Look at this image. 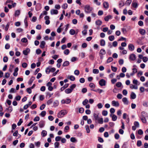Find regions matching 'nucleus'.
<instances>
[{"mask_svg":"<svg viewBox=\"0 0 148 148\" xmlns=\"http://www.w3.org/2000/svg\"><path fill=\"white\" fill-rule=\"evenodd\" d=\"M67 111L65 110H63L60 111L58 114L57 116L58 118H61L63 117L64 115L66 114Z\"/></svg>","mask_w":148,"mask_h":148,"instance_id":"f257e3e1","label":"nucleus"},{"mask_svg":"<svg viewBox=\"0 0 148 148\" xmlns=\"http://www.w3.org/2000/svg\"><path fill=\"white\" fill-rule=\"evenodd\" d=\"M92 8L90 7L89 5H87L84 7V10L86 13H90L92 10Z\"/></svg>","mask_w":148,"mask_h":148,"instance_id":"f03ea898","label":"nucleus"},{"mask_svg":"<svg viewBox=\"0 0 148 148\" xmlns=\"http://www.w3.org/2000/svg\"><path fill=\"white\" fill-rule=\"evenodd\" d=\"M71 102V100L70 99H66L65 100L63 99L62 100L61 102L62 104H69Z\"/></svg>","mask_w":148,"mask_h":148,"instance_id":"7ed1b4c3","label":"nucleus"},{"mask_svg":"<svg viewBox=\"0 0 148 148\" xmlns=\"http://www.w3.org/2000/svg\"><path fill=\"white\" fill-rule=\"evenodd\" d=\"M132 5L134 8H136L138 7V4L136 1L134 0L132 2Z\"/></svg>","mask_w":148,"mask_h":148,"instance_id":"20e7f679","label":"nucleus"},{"mask_svg":"<svg viewBox=\"0 0 148 148\" xmlns=\"http://www.w3.org/2000/svg\"><path fill=\"white\" fill-rule=\"evenodd\" d=\"M99 85L101 86H103L106 85V82L105 80L102 79L99 82Z\"/></svg>","mask_w":148,"mask_h":148,"instance_id":"39448f33","label":"nucleus"},{"mask_svg":"<svg viewBox=\"0 0 148 148\" xmlns=\"http://www.w3.org/2000/svg\"><path fill=\"white\" fill-rule=\"evenodd\" d=\"M112 105L115 107H118L119 105V104L118 101H113L112 102Z\"/></svg>","mask_w":148,"mask_h":148,"instance_id":"423d86ee","label":"nucleus"},{"mask_svg":"<svg viewBox=\"0 0 148 148\" xmlns=\"http://www.w3.org/2000/svg\"><path fill=\"white\" fill-rule=\"evenodd\" d=\"M148 116L147 113L144 111L141 113V116L140 118H148Z\"/></svg>","mask_w":148,"mask_h":148,"instance_id":"0eeeda50","label":"nucleus"},{"mask_svg":"<svg viewBox=\"0 0 148 148\" xmlns=\"http://www.w3.org/2000/svg\"><path fill=\"white\" fill-rule=\"evenodd\" d=\"M30 52V49L28 48L23 51V53L25 55H27Z\"/></svg>","mask_w":148,"mask_h":148,"instance_id":"6e6552de","label":"nucleus"},{"mask_svg":"<svg viewBox=\"0 0 148 148\" xmlns=\"http://www.w3.org/2000/svg\"><path fill=\"white\" fill-rule=\"evenodd\" d=\"M136 56L134 54H131L129 57V59L132 61H134L136 60Z\"/></svg>","mask_w":148,"mask_h":148,"instance_id":"1a4fd4ad","label":"nucleus"},{"mask_svg":"<svg viewBox=\"0 0 148 148\" xmlns=\"http://www.w3.org/2000/svg\"><path fill=\"white\" fill-rule=\"evenodd\" d=\"M50 13L51 14H57L58 13V11L57 10L52 9L51 10Z\"/></svg>","mask_w":148,"mask_h":148,"instance_id":"9d476101","label":"nucleus"},{"mask_svg":"<svg viewBox=\"0 0 148 148\" xmlns=\"http://www.w3.org/2000/svg\"><path fill=\"white\" fill-rule=\"evenodd\" d=\"M103 7L106 9H108L109 8V4L108 2L105 1L103 3Z\"/></svg>","mask_w":148,"mask_h":148,"instance_id":"9b49d317","label":"nucleus"},{"mask_svg":"<svg viewBox=\"0 0 148 148\" xmlns=\"http://www.w3.org/2000/svg\"><path fill=\"white\" fill-rule=\"evenodd\" d=\"M136 97V95L133 92L131 93L130 95V98L132 99H134Z\"/></svg>","mask_w":148,"mask_h":148,"instance_id":"f8f14e48","label":"nucleus"},{"mask_svg":"<svg viewBox=\"0 0 148 148\" xmlns=\"http://www.w3.org/2000/svg\"><path fill=\"white\" fill-rule=\"evenodd\" d=\"M122 101L124 104L126 105H128V101L126 97H124L122 99Z\"/></svg>","mask_w":148,"mask_h":148,"instance_id":"ddd939ff","label":"nucleus"},{"mask_svg":"<svg viewBox=\"0 0 148 148\" xmlns=\"http://www.w3.org/2000/svg\"><path fill=\"white\" fill-rule=\"evenodd\" d=\"M128 49L130 50L133 51L134 49V47L133 45L130 44L128 46Z\"/></svg>","mask_w":148,"mask_h":148,"instance_id":"4468645a","label":"nucleus"},{"mask_svg":"<svg viewBox=\"0 0 148 148\" xmlns=\"http://www.w3.org/2000/svg\"><path fill=\"white\" fill-rule=\"evenodd\" d=\"M112 16L111 15H108L104 18V20L106 21H108L109 19L111 18Z\"/></svg>","mask_w":148,"mask_h":148,"instance_id":"2eb2a0df","label":"nucleus"},{"mask_svg":"<svg viewBox=\"0 0 148 148\" xmlns=\"http://www.w3.org/2000/svg\"><path fill=\"white\" fill-rule=\"evenodd\" d=\"M45 42L44 41H42L40 45V47L41 48H43L45 47Z\"/></svg>","mask_w":148,"mask_h":148,"instance_id":"dca6fc26","label":"nucleus"},{"mask_svg":"<svg viewBox=\"0 0 148 148\" xmlns=\"http://www.w3.org/2000/svg\"><path fill=\"white\" fill-rule=\"evenodd\" d=\"M106 53V52L105 50L103 49H102L100 50L99 52V54L101 55H104Z\"/></svg>","mask_w":148,"mask_h":148,"instance_id":"f3484780","label":"nucleus"},{"mask_svg":"<svg viewBox=\"0 0 148 148\" xmlns=\"http://www.w3.org/2000/svg\"><path fill=\"white\" fill-rule=\"evenodd\" d=\"M39 127L40 128L43 127L45 125V122L44 121H41L39 123Z\"/></svg>","mask_w":148,"mask_h":148,"instance_id":"a211bd4d","label":"nucleus"},{"mask_svg":"<svg viewBox=\"0 0 148 148\" xmlns=\"http://www.w3.org/2000/svg\"><path fill=\"white\" fill-rule=\"evenodd\" d=\"M140 33L142 35H144L145 34V31L143 29H140L139 30Z\"/></svg>","mask_w":148,"mask_h":148,"instance_id":"6ab92c4d","label":"nucleus"},{"mask_svg":"<svg viewBox=\"0 0 148 148\" xmlns=\"http://www.w3.org/2000/svg\"><path fill=\"white\" fill-rule=\"evenodd\" d=\"M20 14V11L19 10H17L15 12L14 16H18Z\"/></svg>","mask_w":148,"mask_h":148,"instance_id":"aec40b11","label":"nucleus"},{"mask_svg":"<svg viewBox=\"0 0 148 148\" xmlns=\"http://www.w3.org/2000/svg\"><path fill=\"white\" fill-rule=\"evenodd\" d=\"M67 78L70 79V80L72 81H74L75 79V77L73 75L69 76Z\"/></svg>","mask_w":148,"mask_h":148,"instance_id":"412c9836","label":"nucleus"},{"mask_svg":"<svg viewBox=\"0 0 148 148\" xmlns=\"http://www.w3.org/2000/svg\"><path fill=\"white\" fill-rule=\"evenodd\" d=\"M105 45V41L103 39H102L100 41V45L102 46H104Z\"/></svg>","mask_w":148,"mask_h":148,"instance_id":"4be33fe9","label":"nucleus"},{"mask_svg":"<svg viewBox=\"0 0 148 148\" xmlns=\"http://www.w3.org/2000/svg\"><path fill=\"white\" fill-rule=\"evenodd\" d=\"M72 91L70 89V88H68L65 90V92L66 94H69L71 93L72 92Z\"/></svg>","mask_w":148,"mask_h":148,"instance_id":"5701e85b","label":"nucleus"},{"mask_svg":"<svg viewBox=\"0 0 148 148\" xmlns=\"http://www.w3.org/2000/svg\"><path fill=\"white\" fill-rule=\"evenodd\" d=\"M45 72L47 74H49L50 72V66L47 68L45 69Z\"/></svg>","mask_w":148,"mask_h":148,"instance_id":"b1692460","label":"nucleus"},{"mask_svg":"<svg viewBox=\"0 0 148 148\" xmlns=\"http://www.w3.org/2000/svg\"><path fill=\"white\" fill-rule=\"evenodd\" d=\"M69 64V62L68 61H66L65 62L62 64L63 66H68Z\"/></svg>","mask_w":148,"mask_h":148,"instance_id":"393cba45","label":"nucleus"},{"mask_svg":"<svg viewBox=\"0 0 148 148\" xmlns=\"http://www.w3.org/2000/svg\"><path fill=\"white\" fill-rule=\"evenodd\" d=\"M102 23L101 21L100 20H98L96 21L95 23L96 25H100Z\"/></svg>","mask_w":148,"mask_h":148,"instance_id":"a878e982","label":"nucleus"},{"mask_svg":"<svg viewBox=\"0 0 148 148\" xmlns=\"http://www.w3.org/2000/svg\"><path fill=\"white\" fill-rule=\"evenodd\" d=\"M47 134V132L45 130H43L41 133V135L42 136L45 137Z\"/></svg>","mask_w":148,"mask_h":148,"instance_id":"bb28decb","label":"nucleus"},{"mask_svg":"<svg viewBox=\"0 0 148 148\" xmlns=\"http://www.w3.org/2000/svg\"><path fill=\"white\" fill-rule=\"evenodd\" d=\"M24 23H25V27H26V28H27L28 26L27 18V17H26L25 18V19H24Z\"/></svg>","mask_w":148,"mask_h":148,"instance_id":"cd10ccee","label":"nucleus"},{"mask_svg":"<svg viewBox=\"0 0 148 148\" xmlns=\"http://www.w3.org/2000/svg\"><path fill=\"white\" fill-rule=\"evenodd\" d=\"M76 86V85L75 84H73L71 85V86L70 87V89L72 91L73 89L75 88Z\"/></svg>","mask_w":148,"mask_h":148,"instance_id":"c85d7f7f","label":"nucleus"},{"mask_svg":"<svg viewBox=\"0 0 148 148\" xmlns=\"http://www.w3.org/2000/svg\"><path fill=\"white\" fill-rule=\"evenodd\" d=\"M35 79V77H32L30 79V80L29 82V84H31L33 82L34 80Z\"/></svg>","mask_w":148,"mask_h":148,"instance_id":"c756f323","label":"nucleus"},{"mask_svg":"<svg viewBox=\"0 0 148 148\" xmlns=\"http://www.w3.org/2000/svg\"><path fill=\"white\" fill-rule=\"evenodd\" d=\"M108 39L110 41H112L114 40V36L112 35L109 36Z\"/></svg>","mask_w":148,"mask_h":148,"instance_id":"7c9ffc66","label":"nucleus"},{"mask_svg":"<svg viewBox=\"0 0 148 148\" xmlns=\"http://www.w3.org/2000/svg\"><path fill=\"white\" fill-rule=\"evenodd\" d=\"M98 123L100 124H102L103 123V120L102 118L98 119L97 120Z\"/></svg>","mask_w":148,"mask_h":148,"instance_id":"2f4dec72","label":"nucleus"},{"mask_svg":"<svg viewBox=\"0 0 148 148\" xmlns=\"http://www.w3.org/2000/svg\"><path fill=\"white\" fill-rule=\"evenodd\" d=\"M70 34L71 35H73L75 34V31L73 29H71L69 31Z\"/></svg>","mask_w":148,"mask_h":148,"instance_id":"473e14b6","label":"nucleus"},{"mask_svg":"<svg viewBox=\"0 0 148 148\" xmlns=\"http://www.w3.org/2000/svg\"><path fill=\"white\" fill-rule=\"evenodd\" d=\"M94 116L95 119V120H97L98 119V114L96 113H94Z\"/></svg>","mask_w":148,"mask_h":148,"instance_id":"72a5a7b5","label":"nucleus"},{"mask_svg":"<svg viewBox=\"0 0 148 148\" xmlns=\"http://www.w3.org/2000/svg\"><path fill=\"white\" fill-rule=\"evenodd\" d=\"M117 119V117L116 115H115L114 114H113L112 115V119L113 121H115Z\"/></svg>","mask_w":148,"mask_h":148,"instance_id":"f704fd0d","label":"nucleus"},{"mask_svg":"<svg viewBox=\"0 0 148 148\" xmlns=\"http://www.w3.org/2000/svg\"><path fill=\"white\" fill-rule=\"evenodd\" d=\"M58 101H55L53 103V106L54 107H56L58 106Z\"/></svg>","mask_w":148,"mask_h":148,"instance_id":"c9c22d12","label":"nucleus"},{"mask_svg":"<svg viewBox=\"0 0 148 148\" xmlns=\"http://www.w3.org/2000/svg\"><path fill=\"white\" fill-rule=\"evenodd\" d=\"M46 114V112L45 111H43L41 112L40 114V115L42 117L45 116Z\"/></svg>","mask_w":148,"mask_h":148,"instance_id":"e433bc0d","label":"nucleus"},{"mask_svg":"<svg viewBox=\"0 0 148 148\" xmlns=\"http://www.w3.org/2000/svg\"><path fill=\"white\" fill-rule=\"evenodd\" d=\"M116 97L118 99H121L122 98L123 96L121 94L119 93L117 95Z\"/></svg>","mask_w":148,"mask_h":148,"instance_id":"4c0bfd02","label":"nucleus"},{"mask_svg":"<svg viewBox=\"0 0 148 148\" xmlns=\"http://www.w3.org/2000/svg\"><path fill=\"white\" fill-rule=\"evenodd\" d=\"M111 69L112 71L116 72L117 70V68L116 67H114L112 66H111Z\"/></svg>","mask_w":148,"mask_h":148,"instance_id":"58836bf2","label":"nucleus"},{"mask_svg":"<svg viewBox=\"0 0 148 148\" xmlns=\"http://www.w3.org/2000/svg\"><path fill=\"white\" fill-rule=\"evenodd\" d=\"M99 72V70L98 69H94L93 70V73L94 74H97Z\"/></svg>","mask_w":148,"mask_h":148,"instance_id":"ea45409f","label":"nucleus"},{"mask_svg":"<svg viewBox=\"0 0 148 148\" xmlns=\"http://www.w3.org/2000/svg\"><path fill=\"white\" fill-rule=\"evenodd\" d=\"M134 126H136L137 127H139V123L137 121H135L134 123Z\"/></svg>","mask_w":148,"mask_h":148,"instance_id":"a19ab883","label":"nucleus"},{"mask_svg":"<svg viewBox=\"0 0 148 148\" xmlns=\"http://www.w3.org/2000/svg\"><path fill=\"white\" fill-rule=\"evenodd\" d=\"M68 5L66 3H64L62 6V8L64 9H66Z\"/></svg>","mask_w":148,"mask_h":148,"instance_id":"79ce46f5","label":"nucleus"},{"mask_svg":"<svg viewBox=\"0 0 148 148\" xmlns=\"http://www.w3.org/2000/svg\"><path fill=\"white\" fill-rule=\"evenodd\" d=\"M69 52L70 51L69 49H66L64 51V53L65 54L67 55L69 53Z\"/></svg>","mask_w":148,"mask_h":148,"instance_id":"37998d69","label":"nucleus"},{"mask_svg":"<svg viewBox=\"0 0 148 148\" xmlns=\"http://www.w3.org/2000/svg\"><path fill=\"white\" fill-rule=\"evenodd\" d=\"M142 145V142L141 140H138L137 143V145L138 147H140Z\"/></svg>","mask_w":148,"mask_h":148,"instance_id":"c03bdc74","label":"nucleus"},{"mask_svg":"<svg viewBox=\"0 0 148 148\" xmlns=\"http://www.w3.org/2000/svg\"><path fill=\"white\" fill-rule=\"evenodd\" d=\"M88 102V100L87 99H85L82 102V104L84 105H86Z\"/></svg>","mask_w":148,"mask_h":148,"instance_id":"a18cd8bd","label":"nucleus"},{"mask_svg":"<svg viewBox=\"0 0 148 148\" xmlns=\"http://www.w3.org/2000/svg\"><path fill=\"white\" fill-rule=\"evenodd\" d=\"M140 118V119L142 122L144 123H146V118Z\"/></svg>","mask_w":148,"mask_h":148,"instance_id":"49530a36","label":"nucleus"},{"mask_svg":"<svg viewBox=\"0 0 148 148\" xmlns=\"http://www.w3.org/2000/svg\"><path fill=\"white\" fill-rule=\"evenodd\" d=\"M132 2L131 0H127L125 3V4L129 5Z\"/></svg>","mask_w":148,"mask_h":148,"instance_id":"de8ad7c7","label":"nucleus"},{"mask_svg":"<svg viewBox=\"0 0 148 148\" xmlns=\"http://www.w3.org/2000/svg\"><path fill=\"white\" fill-rule=\"evenodd\" d=\"M61 139V138L60 136H57L55 138V140L56 141H59Z\"/></svg>","mask_w":148,"mask_h":148,"instance_id":"09e8293b","label":"nucleus"},{"mask_svg":"<svg viewBox=\"0 0 148 148\" xmlns=\"http://www.w3.org/2000/svg\"><path fill=\"white\" fill-rule=\"evenodd\" d=\"M21 41L23 42H26L27 41V40L26 38H24L21 39Z\"/></svg>","mask_w":148,"mask_h":148,"instance_id":"8fccbe9b","label":"nucleus"},{"mask_svg":"<svg viewBox=\"0 0 148 148\" xmlns=\"http://www.w3.org/2000/svg\"><path fill=\"white\" fill-rule=\"evenodd\" d=\"M102 114L104 116H106L108 114V112L106 110H103L102 112Z\"/></svg>","mask_w":148,"mask_h":148,"instance_id":"3c124183","label":"nucleus"},{"mask_svg":"<svg viewBox=\"0 0 148 148\" xmlns=\"http://www.w3.org/2000/svg\"><path fill=\"white\" fill-rule=\"evenodd\" d=\"M55 148H58L59 145V143L58 142H56L54 143V144Z\"/></svg>","mask_w":148,"mask_h":148,"instance_id":"603ef678","label":"nucleus"},{"mask_svg":"<svg viewBox=\"0 0 148 148\" xmlns=\"http://www.w3.org/2000/svg\"><path fill=\"white\" fill-rule=\"evenodd\" d=\"M113 60V59L112 57H109L107 60V63H110L112 62Z\"/></svg>","mask_w":148,"mask_h":148,"instance_id":"864d4df0","label":"nucleus"},{"mask_svg":"<svg viewBox=\"0 0 148 148\" xmlns=\"http://www.w3.org/2000/svg\"><path fill=\"white\" fill-rule=\"evenodd\" d=\"M86 130L87 132L88 133H90V130L89 128V126L88 125H86Z\"/></svg>","mask_w":148,"mask_h":148,"instance_id":"5fc2aeb1","label":"nucleus"},{"mask_svg":"<svg viewBox=\"0 0 148 148\" xmlns=\"http://www.w3.org/2000/svg\"><path fill=\"white\" fill-rule=\"evenodd\" d=\"M70 140L71 142L73 143L77 141V140L74 137H71L70 139Z\"/></svg>","mask_w":148,"mask_h":148,"instance_id":"6e6d98bb","label":"nucleus"},{"mask_svg":"<svg viewBox=\"0 0 148 148\" xmlns=\"http://www.w3.org/2000/svg\"><path fill=\"white\" fill-rule=\"evenodd\" d=\"M84 111V109L83 108H79V112L80 113H82Z\"/></svg>","mask_w":148,"mask_h":148,"instance_id":"4d7b16f0","label":"nucleus"},{"mask_svg":"<svg viewBox=\"0 0 148 148\" xmlns=\"http://www.w3.org/2000/svg\"><path fill=\"white\" fill-rule=\"evenodd\" d=\"M148 58L146 57H144L143 58V62H146L148 61Z\"/></svg>","mask_w":148,"mask_h":148,"instance_id":"13d9d810","label":"nucleus"},{"mask_svg":"<svg viewBox=\"0 0 148 148\" xmlns=\"http://www.w3.org/2000/svg\"><path fill=\"white\" fill-rule=\"evenodd\" d=\"M40 120V118L39 116H37L34 119V121H38Z\"/></svg>","mask_w":148,"mask_h":148,"instance_id":"bf43d9fd","label":"nucleus"},{"mask_svg":"<svg viewBox=\"0 0 148 148\" xmlns=\"http://www.w3.org/2000/svg\"><path fill=\"white\" fill-rule=\"evenodd\" d=\"M23 120H22V119H20L19 121L18 122V123H17V125L18 126H20V125L21 123H23Z\"/></svg>","mask_w":148,"mask_h":148,"instance_id":"052dcab7","label":"nucleus"},{"mask_svg":"<svg viewBox=\"0 0 148 148\" xmlns=\"http://www.w3.org/2000/svg\"><path fill=\"white\" fill-rule=\"evenodd\" d=\"M41 51L40 49H37L36 51V53L37 54H39L41 53Z\"/></svg>","mask_w":148,"mask_h":148,"instance_id":"680f3d73","label":"nucleus"},{"mask_svg":"<svg viewBox=\"0 0 148 148\" xmlns=\"http://www.w3.org/2000/svg\"><path fill=\"white\" fill-rule=\"evenodd\" d=\"M74 73L75 75H78L79 74V71L78 70H76L74 71Z\"/></svg>","mask_w":148,"mask_h":148,"instance_id":"e2e57ef3","label":"nucleus"},{"mask_svg":"<svg viewBox=\"0 0 148 148\" xmlns=\"http://www.w3.org/2000/svg\"><path fill=\"white\" fill-rule=\"evenodd\" d=\"M122 84L121 82H118L116 83V86L118 87H121Z\"/></svg>","mask_w":148,"mask_h":148,"instance_id":"0e129e2a","label":"nucleus"},{"mask_svg":"<svg viewBox=\"0 0 148 148\" xmlns=\"http://www.w3.org/2000/svg\"><path fill=\"white\" fill-rule=\"evenodd\" d=\"M53 102V100L52 99H50L47 102V104L48 105H49L51 104Z\"/></svg>","mask_w":148,"mask_h":148,"instance_id":"69168bd1","label":"nucleus"},{"mask_svg":"<svg viewBox=\"0 0 148 148\" xmlns=\"http://www.w3.org/2000/svg\"><path fill=\"white\" fill-rule=\"evenodd\" d=\"M8 58L7 56H5L3 58V61L5 62H7L8 61Z\"/></svg>","mask_w":148,"mask_h":148,"instance_id":"338daca9","label":"nucleus"},{"mask_svg":"<svg viewBox=\"0 0 148 148\" xmlns=\"http://www.w3.org/2000/svg\"><path fill=\"white\" fill-rule=\"evenodd\" d=\"M122 93L124 95H126L127 94V92L126 90L124 89L123 90Z\"/></svg>","mask_w":148,"mask_h":148,"instance_id":"774afa93","label":"nucleus"}]
</instances>
